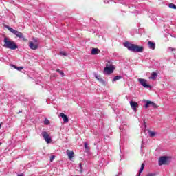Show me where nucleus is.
<instances>
[{"label":"nucleus","mask_w":176,"mask_h":176,"mask_svg":"<svg viewBox=\"0 0 176 176\" xmlns=\"http://www.w3.org/2000/svg\"><path fill=\"white\" fill-rule=\"evenodd\" d=\"M124 46L130 50V52H133V53H142L144 52V47L142 46H139L135 44H131L129 41H126L124 43Z\"/></svg>","instance_id":"1"},{"label":"nucleus","mask_w":176,"mask_h":176,"mask_svg":"<svg viewBox=\"0 0 176 176\" xmlns=\"http://www.w3.org/2000/svg\"><path fill=\"white\" fill-rule=\"evenodd\" d=\"M4 44L3 47L6 49H10L11 50H16V49L19 48L17 44L13 41H11L9 38L5 37L3 40Z\"/></svg>","instance_id":"2"},{"label":"nucleus","mask_w":176,"mask_h":176,"mask_svg":"<svg viewBox=\"0 0 176 176\" xmlns=\"http://www.w3.org/2000/svg\"><path fill=\"white\" fill-rule=\"evenodd\" d=\"M6 28L7 30H10V32L14 34V35H16L17 38H20V39H22L24 41V42H27V38H25V36L23 35V33L13 29L12 28H10L9 25H6Z\"/></svg>","instance_id":"3"},{"label":"nucleus","mask_w":176,"mask_h":176,"mask_svg":"<svg viewBox=\"0 0 176 176\" xmlns=\"http://www.w3.org/2000/svg\"><path fill=\"white\" fill-rule=\"evenodd\" d=\"M115 67H113V65L111 62H108L104 69L103 74L104 75H111V74L113 73Z\"/></svg>","instance_id":"4"},{"label":"nucleus","mask_w":176,"mask_h":176,"mask_svg":"<svg viewBox=\"0 0 176 176\" xmlns=\"http://www.w3.org/2000/svg\"><path fill=\"white\" fill-rule=\"evenodd\" d=\"M159 166H167L170 164V157L167 156H162L159 158Z\"/></svg>","instance_id":"5"},{"label":"nucleus","mask_w":176,"mask_h":176,"mask_svg":"<svg viewBox=\"0 0 176 176\" xmlns=\"http://www.w3.org/2000/svg\"><path fill=\"white\" fill-rule=\"evenodd\" d=\"M39 47V43L38 42V40L34 39L33 41L29 42V47L32 49V50H36L38 47Z\"/></svg>","instance_id":"6"},{"label":"nucleus","mask_w":176,"mask_h":176,"mask_svg":"<svg viewBox=\"0 0 176 176\" xmlns=\"http://www.w3.org/2000/svg\"><path fill=\"white\" fill-rule=\"evenodd\" d=\"M42 135L47 144H50L52 142V138H50V135H49L47 132L43 131Z\"/></svg>","instance_id":"7"},{"label":"nucleus","mask_w":176,"mask_h":176,"mask_svg":"<svg viewBox=\"0 0 176 176\" xmlns=\"http://www.w3.org/2000/svg\"><path fill=\"white\" fill-rule=\"evenodd\" d=\"M151 105L153 108H159V106L157 104L151 100H147L146 103L145 104V108H149V106Z\"/></svg>","instance_id":"8"},{"label":"nucleus","mask_w":176,"mask_h":176,"mask_svg":"<svg viewBox=\"0 0 176 176\" xmlns=\"http://www.w3.org/2000/svg\"><path fill=\"white\" fill-rule=\"evenodd\" d=\"M138 82H140L142 86H143L144 87H146V89H149V87H151V85L146 84V80L144 78H139Z\"/></svg>","instance_id":"9"},{"label":"nucleus","mask_w":176,"mask_h":176,"mask_svg":"<svg viewBox=\"0 0 176 176\" xmlns=\"http://www.w3.org/2000/svg\"><path fill=\"white\" fill-rule=\"evenodd\" d=\"M130 105H131L133 111H134V112H137V108L138 107V103L137 102L131 100L130 102Z\"/></svg>","instance_id":"10"},{"label":"nucleus","mask_w":176,"mask_h":176,"mask_svg":"<svg viewBox=\"0 0 176 176\" xmlns=\"http://www.w3.org/2000/svg\"><path fill=\"white\" fill-rule=\"evenodd\" d=\"M60 116L63 120L64 123H68V122H69V120L68 119V116L64 114L63 113H60Z\"/></svg>","instance_id":"11"},{"label":"nucleus","mask_w":176,"mask_h":176,"mask_svg":"<svg viewBox=\"0 0 176 176\" xmlns=\"http://www.w3.org/2000/svg\"><path fill=\"white\" fill-rule=\"evenodd\" d=\"M66 153H67L69 160H72V159L74 158V151H70V150H67L66 151Z\"/></svg>","instance_id":"12"},{"label":"nucleus","mask_w":176,"mask_h":176,"mask_svg":"<svg viewBox=\"0 0 176 176\" xmlns=\"http://www.w3.org/2000/svg\"><path fill=\"white\" fill-rule=\"evenodd\" d=\"M100 53V49L98 48H92L91 51V54L92 56H96V54H98Z\"/></svg>","instance_id":"13"},{"label":"nucleus","mask_w":176,"mask_h":176,"mask_svg":"<svg viewBox=\"0 0 176 176\" xmlns=\"http://www.w3.org/2000/svg\"><path fill=\"white\" fill-rule=\"evenodd\" d=\"M148 47L149 49H152V50H155V48L156 47V44L152 41L148 42Z\"/></svg>","instance_id":"14"},{"label":"nucleus","mask_w":176,"mask_h":176,"mask_svg":"<svg viewBox=\"0 0 176 176\" xmlns=\"http://www.w3.org/2000/svg\"><path fill=\"white\" fill-rule=\"evenodd\" d=\"M157 78V73L153 72L151 74V76L149 77V79H152L153 80H156V78Z\"/></svg>","instance_id":"15"},{"label":"nucleus","mask_w":176,"mask_h":176,"mask_svg":"<svg viewBox=\"0 0 176 176\" xmlns=\"http://www.w3.org/2000/svg\"><path fill=\"white\" fill-rule=\"evenodd\" d=\"M96 79H97V80H98L99 82H100V83H102V85H105V81L104 80V79H102V78L100 77V76H95Z\"/></svg>","instance_id":"16"},{"label":"nucleus","mask_w":176,"mask_h":176,"mask_svg":"<svg viewBox=\"0 0 176 176\" xmlns=\"http://www.w3.org/2000/svg\"><path fill=\"white\" fill-rule=\"evenodd\" d=\"M144 168H145V164H142L141 168L139 170L138 176H141V173H142V171H144Z\"/></svg>","instance_id":"17"},{"label":"nucleus","mask_w":176,"mask_h":176,"mask_svg":"<svg viewBox=\"0 0 176 176\" xmlns=\"http://www.w3.org/2000/svg\"><path fill=\"white\" fill-rule=\"evenodd\" d=\"M149 137L153 138L155 135H156V132H153L151 130L148 131Z\"/></svg>","instance_id":"18"},{"label":"nucleus","mask_w":176,"mask_h":176,"mask_svg":"<svg viewBox=\"0 0 176 176\" xmlns=\"http://www.w3.org/2000/svg\"><path fill=\"white\" fill-rule=\"evenodd\" d=\"M123 77L120 76H115L113 80H112V82H116L120 79H122Z\"/></svg>","instance_id":"19"},{"label":"nucleus","mask_w":176,"mask_h":176,"mask_svg":"<svg viewBox=\"0 0 176 176\" xmlns=\"http://www.w3.org/2000/svg\"><path fill=\"white\" fill-rule=\"evenodd\" d=\"M12 67L15 68V69H17V71H21V69H23L24 68L23 67H18L17 66H16L14 65H12Z\"/></svg>","instance_id":"20"},{"label":"nucleus","mask_w":176,"mask_h":176,"mask_svg":"<svg viewBox=\"0 0 176 176\" xmlns=\"http://www.w3.org/2000/svg\"><path fill=\"white\" fill-rule=\"evenodd\" d=\"M56 72H58V74H60V75H62V76H64V72L60 70V69H56Z\"/></svg>","instance_id":"21"},{"label":"nucleus","mask_w":176,"mask_h":176,"mask_svg":"<svg viewBox=\"0 0 176 176\" xmlns=\"http://www.w3.org/2000/svg\"><path fill=\"white\" fill-rule=\"evenodd\" d=\"M169 8H171L172 9H176V6L173 3H170Z\"/></svg>","instance_id":"22"},{"label":"nucleus","mask_w":176,"mask_h":176,"mask_svg":"<svg viewBox=\"0 0 176 176\" xmlns=\"http://www.w3.org/2000/svg\"><path fill=\"white\" fill-rule=\"evenodd\" d=\"M80 173H83V167L82 166V163L79 164Z\"/></svg>","instance_id":"23"},{"label":"nucleus","mask_w":176,"mask_h":176,"mask_svg":"<svg viewBox=\"0 0 176 176\" xmlns=\"http://www.w3.org/2000/svg\"><path fill=\"white\" fill-rule=\"evenodd\" d=\"M50 121H49V120L47 119L45 120L44 124L47 125V124H50Z\"/></svg>","instance_id":"24"},{"label":"nucleus","mask_w":176,"mask_h":176,"mask_svg":"<svg viewBox=\"0 0 176 176\" xmlns=\"http://www.w3.org/2000/svg\"><path fill=\"white\" fill-rule=\"evenodd\" d=\"M60 54L61 56H67V52H65V51H61Z\"/></svg>","instance_id":"25"},{"label":"nucleus","mask_w":176,"mask_h":176,"mask_svg":"<svg viewBox=\"0 0 176 176\" xmlns=\"http://www.w3.org/2000/svg\"><path fill=\"white\" fill-rule=\"evenodd\" d=\"M54 157H55L54 155L51 156L50 160V162H53V160H54Z\"/></svg>","instance_id":"26"},{"label":"nucleus","mask_w":176,"mask_h":176,"mask_svg":"<svg viewBox=\"0 0 176 176\" xmlns=\"http://www.w3.org/2000/svg\"><path fill=\"white\" fill-rule=\"evenodd\" d=\"M169 50H171V52L175 51V48L169 47Z\"/></svg>","instance_id":"27"},{"label":"nucleus","mask_w":176,"mask_h":176,"mask_svg":"<svg viewBox=\"0 0 176 176\" xmlns=\"http://www.w3.org/2000/svg\"><path fill=\"white\" fill-rule=\"evenodd\" d=\"M85 149H87V143H85Z\"/></svg>","instance_id":"28"},{"label":"nucleus","mask_w":176,"mask_h":176,"mask_svg":"<svg viewBox=\"0 0 176 176\" xmlns=\"http://www.w3.org/2000/svg\"><path fill=\"white\" fill-rule=\"evenodd\" d=\"M17 176H24V173L19 174Z\"/></svg>","instance_id":"29"},{"label":"nucleus","mask_w":176,"mask_h":176,"mask_svg":"<svg viewBox=\"0 0 176 176\" xmlns=\"http://www.w3.org/2000/svg\"><path fill=\"white\" fill-rule=\"evenodd\" d=\"M0 129H2V124H0Z\"/></svg>","instance_id":"30"},{"label":"nucleus","mask_w":176,"mask_h":176,"mask_svg":"<svg viewBox=\"0 0 176 176\" xmlns=\"http://www.w3.org/2000/svg\"><path fill=\"white\" fill-rule=\"evenodd\" d=\"M21 112H23L22 111H19V113H21Z\"/></svg>","instance_id":"31"},{"label":"nucleus","mask_w":176,"mask_h":176,"mask_svg":"<svg viewBox=\"0 0 176 176\" xmlns=\"http://www.w3.org/2000/svg\"><path fill=\"white\" fill-rule=\"evenodd\" d=\"M1 144H2V143L0 142V145H1Z\"/></svg>","instance_id":"32"}]
</instances>
